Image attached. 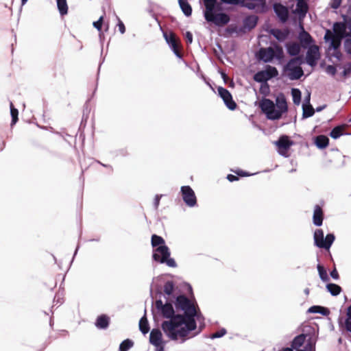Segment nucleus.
Wrapping results in <instances>:
<instances>
[{"label":"nucleus","mask_w":351,"mask_h":351,"mask_svg":"<svg viewBox=\"0 0 351 351\" xmlns=\"http://www.w3.org/2000/svg\"><path fill=\"white\" fill-rule=\"evenodd\" d=\"M302 117L304 119H306L308 117H312L315 113V109L313 108V106L311 104H303L302 105Z\"/></svg>","instance_id":"obj_34"},{"label":"nucleus","mask_w":351,"mask_h":351,"mask_svg":"<svg viewBox=\"0 0 351 351\" xmlns=\"http://www.w3.org/2000/svg\"><path fill=\"white\" fill-rule=\"evenodd\" d=\"M179 5L186 16H190L192 14V8L187 0H178Z\"/></svg>","instance_id":"obj_30"},{"label":"nucleus","mask_w":351,"mask_h":351,"mask_svg":"<svg viewBox=\"0 0 351 351\" xmlns=\"http://www.w3.org/2000/svg\"><path fill=\"white\" fill-rule=\"evenodd\" d=\"M343 125H338L335 127L330 132V136L334 139H337L343 135Z\"/></svg>","instance_id":"obj_36"},{"label":"nucleus","mask_w":351,"mask_h":351,"mask_svg":"<svg viewBox=\"0 0 351 351\" xmlns=\"http://www.w3.org/2000/svg\"><path fill=\"white\" fill-rule=\"evenodd\" d=\"M110 323L109 317L106 315L99 316L95 322V326L99 329H106Z\"/></svg>","instance_id":"obj_26"},{"label":"nucleus","mask_w":351,"mask_h":351,"mask_svg":"<svg viewBox=\"0 0 351 351\" xmlns=\"http://www.w3.org/2000/svg\"><path fill=\"white\" fill-rule=\"evenodd\" d=\"M315 348V343L311 341L307 342L303 349H300L296 351H312Z\"/></svg>","instance_id":"obj_48"},{"label":"nucleus","mask_w":351,"mask_h":351,"mask_svg":"<svg viewBox=\"0 0 351 351\" xmlns=\"http://www.w3.org/2000/svg\"><path fill=\"white\" fill-rule=\"evenodd\" d=\"M324 219V215L322 208L319 205H315L314 208L313 222L316 226H320L322 225Z\"/></svg>","instance_id":"obj_23"},{"label":"nucleus","mask_w":351,"mask_h":351,"mask_svg":"<svg viewBox=\"0 0 351 351\" xmlns=\"http://www.w3.org/2000/svg\"><path fill=\"white\" fill-rule=\"evenodd\" d=\"M195 319L196 318L197 320L199 322L200 324V328L204 326V317L202 315V314L200 312H197L195 310Z\"/></svg>","instance_id":"obj_47"},{"label":"nucleus","mask_w":351,"mask_h":351,"mask_svg":"<svg viewBox=\"0 0 351 351\" xmlns=\"http://www.w3.org/2000/svg\"><path fill=\"white\" fill-rule=\"evenodd\" d=\"M149 342L153 346H158L160 343L162 342V332L159 329H153L149 335Z\"/></svg>","instance_id":"obj_24"},{"label":"nucleus","mask_w":351,"mask_h":351,"mask_svg":"<svg viewBox=\"0 0 351 351\" xmlns=\"http://www.w3.org/2000/svg\"><path fill=\"white\" fill-rule=\"evenodd\" d=\"M260 108L268 119L277 120L280 119V112H277L276 106L271 99H263L260 102Z\"/></svg>","instance_id":"obj_8"},{"label":"nucleus","mask_w":351,"mask_h":351,"mask_svg":"<svg viewBox=\"0 0 351 351\" xmlns=\"http://www.w3.org/2000/svg\"><path fill=\"white\" fill-rule=\"evenodd\" d=\"M333 30L335 32V37L345 38L349 36V34L346 32V23L343 21L334 23Z\"/></svg>","instance_id":"obj_19"},{"label":"nucleus","mask_w":351,"mask_h":351,"mask_svg":"<svg viewBox=\"0 0 351 351\" xmlns=\"http://www.w3.org/2000/svg\"><path fill=\"white\" fill-rule=\"evenodd\" d=\"M344 50L348 54L351 55V38H346L343 43Z\"/></svg>","instance_id":"obj_46"},{"label":"nucleus","mask_w":351,"mask_h":351,"mask_svg":"<svg viewBox=\"0 0 351 351\" xmlns=\"http://www.w3.org/2000/svg\"><path fill=\"white\" fill-rule=\"evenodd\" d=\"M175 305L176 308L182 311L184 314H177L175 318L178 322L176 323H173L172 320L169 322H162L161 324L163 332L171 340L186 337L197 327L195 320V307L191 300L186 296L180 295L176 298Z\"/></svg>","instance_id":"obj_1"},{"label":"nucleus","mask_w":351,"mask_h":351,"mask_svg":"<svg viewBox=\"0 0 351 351\" xmlns=\"http://www.w3.org/2000/svg\"><path fill=\"white\" fill-rule=\"evenodd\" d=\"M174 289V285L172 281H167L164 285V292L165 294L170 295L172 294Z\"/></svg>","instance_id":"obj_42"},{"label":"nucleus","mask_w":351,"mask_h":351,"mask_svg":"<svg viewBox=\"0 0 351 351\" xmlns=\"http://www.w3.org/2000/svg\"><path fill=\"white\" fill-rule=\"evenodd\" d=\"M326 72L328 74L334 76L337 73L336 67L334 65H328L326 67Z\"/></svg>","instance_id":"obj_50"},{"label":"nucleus","mask_w":351,"mask_h":351,"mask_svg":"<svg viewBox=\"0 0 351 351\" xmlns=\"http://www.w3.org/2000/svg\"><path fill=\"white\" fill-rule=\"evenodd\" d=\"M275 106L278 111L277 112H280V118L282 117V114L288 110L286 99L282 95L276 97Z\"/></svg>","instance_id":"obj_21"},{"label":"nucleus","mask_w":351,"mask_h":351,"mask_svg":"<svg viewBox=\"0 0 351 351\" xmlns=\"http://www.w3.org/2000/svg\"><path fill=\"white\" fill-rule=\"evenodd\" d=\"M227 179L230 181V182H234V181H236V180H239V178L234 175H232V174H228L227 176Z\"/></svg>","instance_id":"obj_63"},{"label":"nucleus","mask_w":351,"mask_h":351,"mask_svg":"<svg viewBox=\"0 0 351 351\" xmlns=\"http://www.w3.org/2000/svg\"><path fill=\"white\" fill-rule=\"evenodd\" d=\"M258 20V18L256 15L247 16L243 21V25L240 27H235L232 31L237 33L245 34L256 26Z\"/></svg>","instance_id":"obj_9"},{"label":"nucleus","mask_w":351,"mask_h":351,"mask_svg":"<svg viewBox=\"0 0 351 351\" xmlns=\"http://www.w3.org/2000/svg\"><path fill=\"white\" fill-rule=\"evenodd\" d=\"M181 193L184 203L189 207H193L197 204V199L193 190L189 186L181 187Z\"/></svg>","instance_id":"obj_11"},{"label":"nucleus","mask_w":351,"mask_h":351,"mask_svg":"<svg viewBox=\"0 0 351 351\" xmlns=\"http://www.w3.org/2000/svg\"><path fill=\"white\" fill-rule=\"evenodd\" d=\"M272 47H262L259 49L257 58L265 63L272 62L276 58L282 61L285 57L282 47L275 42H271Z\"/></svg>","instance_id":"obj_2"},{"label":"nucleus","mask_w":351,"mask_h":351,"mask_svg":"<svg viewBox=\"0 0 351 351\" xmlns=\"http://www.w3.org/2000/svg\"><path fill=\"white\" fill-rule=\"evenodd\" d=\"M58 10L61 16H64L68 13V5L66 0H56Z\"/></svg>","instance_id":"obj_32"},{"label":"nucleus","mask_w":351,"mask_h":351,"mask_svg":"<svg viewBox=\"0 0 351 351\" xmlns=\"http://www.w3.org/2000/svg\"><path fill=\"white\" fill-rule=\"evenodd\" d=\"M317 271H318L320 279L323 282H328V281H329L330 278H329V277L328 276L327 271L325 269V268L322 265H321L320 264H318L317 265Z\"/></svg>","instance_id":"obj_35"},{"label":"nucleus","mask_w":351,"mask_h":351,"mask_svg":"<svg viewBox=\"0 0 351 351\" xmlns=\"http://www.w3.org/2000/svg\"><path fill=\"white\" fill-rule=\"evenodd\" d=\"M104 20V16H101L99 19L97 21L93 22V25L95 28H96L99 32V37L101 38L103 35V33L101 32V27Z\"/></svg>","instance_id":"obj_43"},{"label":"nucleus","mask_w":351,"mask_h":351,"mask_svg":"<svg viewBox=\"0 0 351 351\" xmlns=\"http://www.w3.org/2000/svg\"><path fill=\"white\" fill-rule=\"evenodd\" d=\"M204 3L206 8L204 11V18H206L208 15L215 12L217 1V0H204Z\"/></svg>","instance_id":"obj_25"},{"label":"nucleus","mask_w":351,"mask_h":351,"mask_svg":"<svg viewBox=\"0 0 351 351\" xmlns=\"http://www.w3.org/2000/svg\"><path fill=\"white\" fill-rule=\"evenodd\" d=\"M345 324L346 330L351 332V319H346Z\"/></svg>","instance_id":"obj_62"},{"label":"nucleus","mask_w":351,"mask_h":351,"mask_svg":"<svg viewBox=\"0 0 351 351\" xmlns=\"http://www.w3.org/2000/svg\"><path fill=\"white\" fill-rule=\"evenodd\" d=\"M328 291L333 296L338 295L341 291V287L334 283H328L326 285Z\"/></svg>","instance_id":"obj_33"},{"label":"nucleus","mask_w":351,"mask_h":351,"mask_svg":"<svg viewBox=\"0 0 351 351\" xmlns=\"http://www.w3.org/2000/svg\"><path fill=\"white\" fill-rule=\"evenodd\" d=\"M152 245L154 247L165 245V240L160 236L153 234L152 237Z\"/></svg>","instance_id":"obj_39"},{"label":"nucleus","mask_w":351,"mask_h":351,"mask_svg":"<svg viewBox=\"0 0 351 351\" xmlns=\"http://www.w3.org/2000/svg\"><path fill=\"white\" fill-rule=\"evenodd\" d=\"M268 32L280 43H283L288 38L290 34V32L287 28L283 29L271 28L268 30Z\"/></svg>","instance_id":"obj_18"},{"label":"nucleus","mask_w":351,"mask_h":351,"mask_svg":"<svg viewBox=\"0 0 351 351\" xmlns=\"http://www.w3.org/2000/svg\"><path fill=\"white\" fill-rule=\"evenodd\" d=\"M331 57H333L337 59V61L341 60L342 53L339 51V49L334 50V51L331 53Z\"/></svg>","instance_id":"obj_51"},{"label":"nucleus","mask_w":351,"mask_h":351,"mask_svg":"<svg viewBox=\"0 0 351 351\" xmlns=\"http://www.w3.org/2000/svg\"><path fill=\"white\" fill-rule=\"evenodd\" d=\"M342 39L343 38H340L339 37H335L334 39L331 40L330 42L329 49H332L333 50L339 49Z\"/></svg>","instance_id":"obj_40"},{"label":"nucleus","mask_w":351,"mask_h":351,"mask_svg":"<svg viewBox=\"0 0 351 351\" xmlns=\"http://www.w3.org/2000/svg\"><path fill=\"white\" fill-rule=\"evenodd\" d=\"M278 75V71L274 66L267 65L265 71H258L254 74L253 79L255 82L259 83H265L267 88H269L267 82L273 77Z\"/></svg>","instance_id":"obj_7"},{"label":"nucleus","mask_w":351,"mask_h":351,"mask_svg":"<svg viewBox=\"0 0 351 351\" xmlns=\"http://www.w3.org/2000/svg\"><path fill=\"white\" fill-rule=\"evenodd\" d=\"M321 308L320 306H312L308 309V313H319Z\"/></svg>","instance_id":"obj_55"},{"label":"nucleus","mask_w":351,"mask_h":351,"mask_svg":"<svg viewBox=\"0 0 351 351\" xmlns=\"http://www.w3.org/2000/svg\"><path fill=\"white\" fill-rule=\"evenodd\" d=\"M163 36L176 57L181 58L182 54L179 49V40L176 37V34L172 32H170L169 33L163 32Z\"/></svg>","instance_id":"obj_10"},{"label":"nucleus","mask_w":351,"mask_h":351,"mask_svg":"<svg viewBox=\"0 0 351 351\" xmlns=\"http://www.w3.org/2000/svg\"><path fill=\"white\" fill-rule=\"evenodd\" d=\"M300 60L301 58L299 56L293 58L285 66L284 70L289 71L288 77L291 80H299L304 75L302 67L298 65V64H300Z\"/></svg>","instance_id":"obj_4"},{"label":"nucleus","mask_w":351,"mask_h":351,"mask_svg":"<svg viewBox=\"0 0 351 351\" xmlns=\"http://www.w3.org/2000/svg\"><path fill=\"white\" fill-rule=\"evenodd\" d=\"M343 22L346 23V29H349L351 30V16H348L346 15L342 16Z\"/></svg>","instance_id":"obj_52"},{"label":"nucleus","mask_w":351,"mask_h":351,"mask_svg":"<svg viewBox=\"0 0 351 351\" xmlns=\"http://www.w3.org/2000/svg\"><path fill=\"white\" fill-rule=\"evenodd\" d=\"M156 347L155 351H164V345L163 343H160L158 346H154Z\"/></svg>","instance_id":"obj_64"},{"label":"nucleus","mask_w":351,"mask_h":351,"mask_svg":"<svg viewBox=\"0 0 351 351\" xmlns=\"http://www.w3.org/2000/svg\"><path fill=\"white\" fill-rule=\"evenodd\" d=\"M278 147V153L280 155L287 157L286 152L292 145L293 141H290L287 136H282L275 143Z\"/></svg>","instance_id":"obj_16"},{"label":"nucleus","mask_w":351,"mask_h":351,"mask_svg":"<svg viewBox=\"0 0 351 351\" xmlns=\"http://www.w3.org/2000/svg\"><path fill=\"white\" fill-rule=\"evenodd\" d=\"M185 39L187 44H191L193 42V35L190 32H186L185 34Z\"/></svg>","instance_id":"obj_57"},{"label":"nucleus","mask_w":351,"mask_h":351,"mask_svg":"<svg viewBox=\"0 0 351 351\" xmlns=\"http://www.w3.org/2000/svg\"><path fill=\"white\" fill-rule=\"evenodd\" d=\"M274 10L282 23H285L289 19L288 8L279 3H276L274 5Z\"/></svg>","instance_id":"obj_17"},{"label":"nucleus","mask_w":351,"mask_h":351,"mask_svg":"<svg viewBox=\"0 0 351 351\" xmlns=\"http://www.w3.org/2000/svg\"><path fill=\"white\" fill-rule=\"evenodd\" d=\"M291 95L294 104L299 105L301 101V91L298 88H292Z\"/></svg>","instance_id":"obj_38"},{"label":"nucleus","mask_w":351,"mask_h":351,"mask_svg":"<svg viewBox=\"0 0 351 351\" xmlns=\"http://www.w3.org/2000/svg\"><path fill=\"white\" fill-rule=\"evenodd\" d=\"M341 3V0H331L330 5L333 9H337Z\"/></svg>","instance_id":"obj_53"},{"label":"nucleus","mask_w":351,"mask_h":351,"mask_svg":"<svg viewBox=\"0 0 351 351\" xmlns=\"http://www.w3.org/2000/svg\"><path fill=\"white\" fill-rule=\"evenodd\" d=\"M118 27L121 34H124L125 32V27L123 23L118 18Z\"/></svg>","instance_id":"obj_56"},{"label":"nucleus","mask_w":351,"mask_h":351,"mask_svg":"<svg viewBox=\"0 0 351 351\" xmlns=\"http://www.w3.org/2000/svg\"><path fill=\"white\" fill-rule=\"evenodd\" d=\"M308 5L305 1H297L295 12L300 16H304L308 12Z\"/></svg>","instance_id":"obj_27"},{"label":"nucleus","mask_w":351,"mask_h":351,"mask_svg":"<svg viewBox=\"0 0 351 351\" xmlns=\"http://www.w3.org/2000/svg\"><path fill=\"white\" fill-rule=\"evenodd\" d=\"M319 313L322 315H328L330 313V311L326 307L321 306Z\"/></svg>","instance_id":"obj_60"},{"label":"nucleus","mask_w":351,"mask_h":351,"mask_svg":"<svg viewBox=\"0 0 351 351\" xmlns=\"http://www.w3.org/2000/svg\"><path fill=\"white\" fill-rule=\"evenodd\" d=\"M162 197V195H156L154 199V207L156 210L158 209L159 204H160V200Z\"/></svg>","instance_id":"obj_54"},{"label":"nucleus","mask_w":351,"mask_h":351,"mask_svg":"<svg viewBox=\"0 0 351 351\" xmlns=\"http://www.w3.org/2000/svg\"><path fill=\"white\" fill-rule=\"evenodd\" d=\"M302 31L299 34L298 38L303 48L308 47L313 42V40L309 33L306 32L302 27Z\"/></svg>","instance_id":"obj_20"},{"label":"nucleus","mask_w":351,"mask_h":351,"mask_svg":"<svg viewBox=\"0 0 351 351\" xmlns=\"http://www.w3.org/2000/svg\"><path fill=\"white\" fill-rule=\"evenodd\" d=\"M315 145L319 149L326 148L329 144V138L324 135H319L315 138Z\"/></svg>","instance_id":"obj_28"},{"label":"nucleus","mask_w":351,"mask_h":351,"mask_svg":"<svg viewBox=\"0 0 351 351\" xmlns=\"http://www.w3.org/2000/svg\"><path fill=\"white\" fill-rule=\"evenodd\" d=\"M53 302H56V304H61L62 302V298L60 297L59 294H56L54 298Z\"/></svg>","instance_id":"obj_61"},{"label":"nucleus","mask_w":351,"mask_h":351,"mask_svg":"<svg viewBox=\"0 0 351 351\" xmlns=\"http://www.w3.org/2000/svg\"><path fill=\"white\" fill-rule=\"evenodd\" d=\"M285 47L289 56H296L300 53L302 46L296 42H288L285 43Z\"/></svg>","instance_id":"obj_22"},{"label":"nucleus","mask_w":351,"mask_h":351,"mask_svg":"<svg viewBox=\"0 0 351 351\" xmlns=\"http://www.w3.org/2000/svg\"><path fill=\"white\" fill-rule=\"evenodd\" d=\"M319 58V47L317 45H313L308 47L306 52V61L311 66H315Z\"/></svg>","instance_id":"obj_15"},{"label":"nucleus","mask_w":351,"mask_h":351,"mask_svg":"<svg viewBox=\"0 0 351 351\" xmlns=\"http://www.w3.org/2000/svg\"><path fill=\"white\" fill-rule=\"evenodd\" d=\"M139 329L143 335L147 334L149 330V326L146 317V310H145V315L139 321Z\"/></svg>","instance_id":"obj_31"},{"label":"nucleus","mask_w":351,"mask_h":351,"mask_svg":"<svg viewBox=\"0 0 351 351\" xmlns=\"http://www.w3.org/2000/svg\"><path fill=\"white\" fill-rule=\"evenodd\" d=\"M226 333H227L226 330L224 328H221L219 331H217L215 333H213L210 337L212 339H217V338H221V337H223Z\"/></svg>","instance_id":"obj_44"},{"label":"nucleus","mask_w":351,"mask_h":351,"mask_svg":"<svg viewBox=\"0 0 351 351\" xmlns=\"http://www.w3.org/2000/svg\"><path fill=\"white\" fill-rule=\"evenodd\" d=\"M222 3L229 4V5H240L241 6V3H243V0H220Z\"/></svg>","instance_id":"obj_49"},{"label":"nucleus","mask_w":351,"mask_h":351,"mask_svg":"<svg viewBox=\"0 0 351 351\" xmlns=\"http://www.w3.org/2000/svg\"><path fill=\"white\" fill-rule=\"evenodd\" d=\"M306 336L304 334L296 336L292 341L291 348L294 350H300V348L304 343Z\"/></svg>","instance_id":"obj_29"},{"label":"nucleus","mask_w":351,"mask_h":351,"mask_svg":"<svg viewBox=\"0 0 351 351\" xmlns=\"http://www.w3.org/2000/svg\"><path fill=\"white\" fill-rule=\"evenodd\" d=\"M208 22L214 23L216 26L222 27L230 21V16L226 13H218L215 12L205 18Z\"/></svg>","instance_id":"obj_12"},{"label":"nucleus","mask_w":351,"mask_h":351,"mask_svg":"<svg viewBox=\"0 0 351 351\" xmlns=\"http://www.w3.org/2000/svg\"><path fill=\"white\" fill-rule=\"evenodd\" d=\"M241 7L246 8L259 13H263L267 10L265 0H249L247 2L243 0Z\"/></svg>","instance_id":"obj_13"},{"label":"nucleus","mask_w":351,"mask_h":351,"mask_svg":"<svg viewBox=\"0 0 351 351\" xmlns=\"http://www.w3.org/2000/svg\"><path fill=\"white\" fill-rule=\"evenodd\" d=\"M134 346V342L129 339L123 341L119 348V351H128Z\"/></svg>","instance_id":"obj_37"},{"label":"nucleus","mask_w":351,"mask_h":351,"mask_svg":"<svg viewBox=\"0 0 351 351\" xmlns=\"http://www.w3.org/2000/svg\"><path fill=\"white\" fill-rule=\"evenodd\" d=\"M335 38V32L334 30L331 31L330 29H327L326 30V33L324 35V40L326 42H330L331 40H333Z\"/></svg>","instance_id":"obj_45"},{"label":"nucleus","mask_w":351,"mask_h":351,"mask_svg":"<svg viewBox=\"0 0 351 351\" xmlns=\"http://www.w3.org/2000/svg\"><path fill=\"white\" fill-rule=\"evenodd\" d=\"M10 114L12 117V125L15 124L18 120L19 111L14 107L12 102H10Z\"/></svg>","instance_id":"obj_41"},{"label":"nucleus","mask_w":351,"mask_h":351,"mask_svg":"<svg viewBox=\"0 0 351 351\" xmlns=\"http://www.w3.org/2000/svg\"><path fill=\"white\" fill-rule=\"evenodd\" d=\"M351 73V63L348 64L347 67L342 72V76L346 77Z\"/></svg>","instance_id":"obj_58"},{"label":"nucleus","mask_w":351,"mask_h":351,"mask_svg":"<svg viewBox=\"0 0 351 351\" xmlns=\"http://www.w3.org/2000/svg\"><path fill=\"white\" fill-rule=\"evenodd\" d=\"M170 255L169 248L166 245H162L154 250L152 258L155 261L165 263L167 266L175 268L177 263L173 258H170Z\"/></svg>","instance_id":"obj_3"},{"label":"nucleus","mask_w":351,"mask_h":351,"mask_svg":"<svg viewBox=\"0 0 351 351\" xmlns=\"http://www.w3.org/2000/svg\"><path fill=\"white\" fill-rule=\"evenodd\" d=\"M315 245L319 247L328 250L335 241V235L333 234H328L325 239L324 231L322 229H317L313 235Z\"/></svg>","instance_id":"obj_6"},{"label":"nucleus","mask_w":351,"mask_h":351,"mask_svg":"<svg viewBox=\"0 0 351 351\" xmlns=\"http://www.w3.org/2000/svg\"><path fill=\"white\" fill-rule=\"evenodd\" d=\"M156 309L160 313L162 317L169 319V320L164 321L163 322H169L173 320V323L178 321L176 320L177 314H175L174 308L171 302H166L163 304L161 300H157L155 302Z\"/></svg>","instance_id":"obj_5"},{"label":"nucleus","mask_w":351,"mask_h":351,"mask_svg":"<svg viewBox=\"0 0 351 351\" xmlns=\"http://www.w3.org/2000/svg\"><path fill=\"white\" fill-rule=\"evenodd\" d=\"M330 275L332 277V278H333L334 280H338L339 278V276L338 271L336 269V268H334L330 271Z\"/></svg>","instance_id":"obj_59"},{"label":"nucleus","mask_w":351,"mask_h":351,"mask_svg":"<svg viewBox=\"0 0 351 351\" xmlns=\"http://www.w3.org/2000/svg\"><path fill=\"white\" fill-rule=\"evenodd\" d=\"M217 90L219 96L222 98L226 107L230 110H235L237 108V104L233 100L230 93L227 89L221 86L219 87Z\"/></svg>","instance_id":"obj_14"}]
</instances>
